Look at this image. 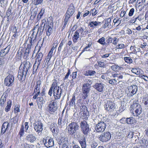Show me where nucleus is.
I'll return each instance as SVG.
<instances>
[{"mask_svg":"<svg viewBox=\"0 0 148 148\" xmlns=\"http://www.w3.org/2000/svg\"><path fill=\"white\" fill-rule=\"evenodd\" d=\"M23 67L21 70L20 69L22 66L21 64L19 67L18 78L20 81H23L26 78V76L27 73H28L30 70V69L31 67L32 64L29 61H25L23 62Z\"/></svg>","mask_w":148,"mask_h":148,"instance_id":"1","label":"nucleus"},{"mask_svg":"<svg viewBox=\"0 0 148 148\" xmlns=\"http://www.w3.org/2000/svg\"><path fill=\"white\" fill-rule=\"evenodd\" d=\"M62 92V89L60 88V87L58 86L57 81L55 80L53 82L48 94L51 97L53 94L55 99H58L60 98Z\"/></svg>","mask_w":148,"mask_h":148,"instance_id":"2","label":"nucleus"},{"mask_svg":"<svg viewBox=\"0 0 148 148\" xmlns=\"http://www.w3.org/2000/svg\"><path fill=\"white\" fill-rule=\"evenodd\" d=\"M131 109L133 110V114L134 116L139 115L142 112V108L141 105L136 101H134L131 106Z\"/></svg>","mask_w":148,"mask_h":148,"instance_id":"3","label":"nucleus"},{"mask_svg":"<svg viewBox=\"0 0 148 148\" xmlns=\"http://www.w3.org/2000/svg\"><path fill=\"white\" fill-rule=\"evenodd\" d=\"M67 128L69 134L70 135H73L79 129V126L77 123L72 122L69 124Z\"/></svg>","mask_w":148,"mask_h":148,"instance_id":"4","label":"nucleus"},{"mask_svg":"<svg viewBox=\"0 0 148 148\" xmlns=\"http://www.w3.org/2000/svg\"><path fill=\"white\" fill-rule=\"evenodd\" d=\"M80 127L82 132L84 135L87 136L88 135L90 132V129L86 121L83 120L81 122Z\"/></svg>","mask_w":148,"mask_h":148,"instance_id":"5","label":"nucleus"},{"mask_svg":"<svg viewBox=\"0 0 148 148\" xmlns=\"http://www.w3.org/2000/svg\"><path fill=\"white\" fill-rule=\"evenodd\" d=\"M105 103L104 108L106 110L112 112L115 109V104L112 101L108 100Z\"/></svg>","mask_w":148,"mask_h":148,"instance_id":"6","label":"nucleus"},{"mask_svg":"<svg viewBox=\"0 0 148 148\" xmlns=\"http://www.w3.org/2000/svg\"><path fill=\"white\" fill-rule=\"evenodd\" d=\"M33 125L34 130L38 133V134L40 132H42L43 129V124L41 121L40 120L36 121L33 123Z\"/></svg>","mask_w":148,"mask_h":148,"instance_id":"7","label":"nucleus"},{"mask_svg":"<svg viewBox=\"0 0 148 148\" xmlns=\"http://www.w3.org/2000/svg\"><path fill=\"white\" fill-rule=\"evenodd\" d=\"M106 126L104 122L100 121L95 126V129L97 132H102L105 130Z\"/></svg>","mask_w":148,"mask_h":148,"instance_id":"8","label":"nucleus"},{"mask_svg":"<svg viewBox=\"0 0 148 148\" xmlns=\"http://www.w3.org/2000/svg\"><path fill=\"white\" fill-rule=\"evenodd\" d=\"M111 136V135L110 132H104L101 134L99 137V139L102 142H106L110 139Z\"/></svg>","mask_w":148,"mask_h":148,"instance_id":"9","label":"nucleus"},{"mask_svg":"<svg viewBox=\"0 0 148 148\" xmlns=\"http://www.w3.org/2000/svg\"><path fill=\"white\" fill-rule=\"evenodd\" d=\"M14 76L13 75L9 74L5 79L4 84L8 86H11L14 84Z\"/></svg>","mask_w":148,"mask_h":148,"instance_id":"10","label":"nucleus"},{"mask_svg":"<svg viewBox=\"0 0 148 148\" xmlns=\"http://www.w3.org/2000/svg\"><path fill=\"white\" fill-rule=\"evenodd\" d=\"M58 108L57 104L54 101H51L49 103L48 106V111L51 114H53L57 110Z\"/></svg>","mask_w":148,"mask_h":148,"instance_id":"11","label":"nucleus"},{"mask_svg":"<svg viewBox=\"0 0 148 148\" xmlns=\"http://www.w3.org/2000/svg\"><path fill=\"white\" fill-rule=\"evenodd\" d=\"M90 88L88 86L83 85L82 89V97L83 99H86L89 96V93L90 90Z\"/></svg>","mask_w":148,"mask_h":148,"instance_id":"12","label":"nucleus"},{"mask_svg":"<svg viewBox=\"0 0 148 148\" xmlns=\"http://www.w3.org/2000/svg\"><path fill=\"white\" fill-rule=\"evenodd\" d=\"M45 147L48 148L53 146L54 145V141L53 138L51 137H47L43 140Z\"/></svg>","mask_w":148,"mask_h":148,"instance_id":"13","label":"nucleus"},{"mask_svg":"<svg viewBox=\"0 0 148 148\" xmlns=\"http://www.w3.org/2000/svg\"><path fill=\"white\" fill-rule=\"evenodd\" d=\"M93 87L100 92H103L104 90L105 85L102 83H96L93 86Z\"/></svg>","mask_w":148,"mask_h":148,"instance_id":"14","label":"nucleus"},{"mask_svg":"<svg viewBox=\"0 0 148 148\" xmlns=\"http://www.w3.org/2000/svg\"><path fill=\"white\" fill-rule=\"evenodd\" d=\"M25 140L28 142L31 143H33L36 141V138L34 134H29L26 136Z\"/></svg>","mask_w":148,"mask_h":148,"instance_id":"15","label":"nucleus"},{"mask_svg":"<svg viewBox=\"0 0 148 148\" xmlns=\"http://www.w3.org/2000/svg\"><path fill=\"white\" fill-rule=\"evenodd\" d=\"M129 92L131 93V96H132L135 94L138 90V87L136 85H134L128 87Z\"/></svg>","mask_w":148,"mask_h":148,"instance_id":"16","label":"nucleus"},{"mask_svg":"<svg viewBox=\"0 0 148 148\" xmlns=\"http://www.w3.org/2000/svg\"><path fill=\"white\" fill-rule=\"evenodd\" d=\"M106 45H109L110 44L112 43L114 45H116L118 42V39L116 37H114L113 38L110 37H108L106 38Z\"/></svg>","mask_w":148,"mask_h":148,"instance_id":"17","label":"nucleus"},{"mask_svg":"<svg viewBox=\"0 0 148 148\" xmlns=\"http://www.w3.org/2000/svg\"><path fill=\"white\" fill-rule=\"evenodd\" d=\"M34 94H35V95H34L33 98L34 99H35L38 97L39 96L41 97L44 96L45 95V92L44 89L42 90L41 92H40V90H37L36 91V92H35L34 90L33 94L34 95Z\"/></svg>","mask_w":148,"mask_h":148,"instance_id":"18","label":"nucleus"},{"mask_svg":"<svg viewBox=\"0 0 148 148\" xmlns=\"http://www.w3.org/2000/svg\"><path fill=\"white\" fill-rule=\"evenodd\" d=\"M75 9L74 5L73 3L69 5L66 13H68L69 15L72 16L74 12Z\"/></svg>","mask_w":148,"mask_h":148,"instance_id":"19","label":"nucleus"},{"mask_svg":"<svg viewBox=\"0 0 148 148\" xmlns=\"http://www.w3.org/2000/svg\"><path fill=\"white\" fill-rule=\"evenodd\" d=\"M67 121L68 119L66 116L64 117L63 120L60 117L58 119V124L59 126L60 125L61 127H62L64 126L67 123Z\"/></svg>","mask_w":148,"mask_h":148,"instance_id":"20","label":"nucleus"},{"mask_svg":"<svg viewBox=\"0 0 148 148\" xmlns=\"http://www.w3.org/2000/svg\"><path fill=\"white\" fill-rule=\"evenodd\" d=\"M9 126V123L7 122H5L3 123L1 127V134H3L8 130Z\"/></svg>","mask_w":148,"mask_h":148,"instance_id":"21","label":"nucleus"},{"mask_svg":"<svg viewBox=\"0 0 148 148\" xmlns=\"http://www.w3.org/2000/svg\"><path fill=\"white\" fill-rule=\"evenodd\" d=\"M38 52H38L37 57L36 61V62H37L38 65L40 64L43 56V55L41 52L38 53Z\"/></svg>","mask_w":148,"mask_h":148,"instance_id":"22","label":"nucleus"},{"mask_svg":"<svg viewBox=\"0 0 148 148\" xmlns=\"http://www.w3.org/2000/svg\"><path fill=\"white\" fill-rule=\"evenodd\" d=\"M81 111L83 112V114L86 117H87L89 116V112L87 110L86 107L84 105L80 108Z\"/></svg>","mask_w":148,"mask_h":148,"instance_id":"23","label":"nucleus"},{"mask_svg":"<svg viewBox=\"0 0 148 148\" xmlns=\"http://www.w3.org/2000/svg\"><path fill=\"white\" fill-rule=\"evenodd\" d=\"M58 142L59 144L61 145H63V144L66 145V144L68 142V138L67 137L61 138H59Z\"/></svg>","mask_w":148,"mask_h":148,"instance_id":"24","label":"nucleus"},{"mask_svg":"<svg viewBox=\"0 0 148 148\" xmlns=\"http://www.w3.org/2000/svg\"><path fill=\"white\" fill-rule=\"evenodd\" d=\"M9 50V48L7 47L1 50L0 53V56L1 57H4L8 53Z\"/></svg>","mask_w":148,"mask_h":148,"instance_id":"25","label":"nucleus"},{"mask_svg":"<svg viewBox=\"0 0 148 148\" xmlns=\"http://www.w3.org/2000/svg\"><path fill=\"white\" fill-rule=\"evenodd\" d=\"M96 73V72L93 70H88L84 72V75L85 76H93Z\"/></svg>","mask_w":148,"mask_h":148,"instance_id":"26","label":"nucleus"},{"mask_svg":"<svg viewBox=\"0 0 148 148\" xmlns=\"http://www.w3.org/2000/svg\"><path fill=\"white\" fill-rule=\"evenodd\" d=\"M79 33L77 31H75L74 34L72 37V40L74 43H75L77 42L79 37Z\"/></svg>","mask_w":148,"mask_h":148,"instance_id":"27","label":"nucleus"},{"mask_svg":"<svg viewBox=\"0 0 148 148\" xmlns=\"http://www.w3.org/2000/svg\"><path fill=\"white\" fill-rule=\"evenodd\" d=\"M124 74L122 72L119 73H113V74H112V76L114 77H117L119 79L121 80L122 79L123 77V75Z\"/></svg>","mask_w":148,"mask_h":148,"instance_id":"28","label":"nucleus"},{"mask_svg":"<svg viewBox=\"0 0 148 148\" xmlns=\"http://www.w3.org/2000/svg\"><path fill=\"white\" fill-rule=\"evenodd\" d=\"M71 16L69 15L68 13H66L64 15V24L63 27V28H64L65 27L66 25H67L68 23V22L69 19L70 17Z\"/></svg>","mask_w":148,"mask_h":148,"instance_id":"29","label":"nucleus"},{"mask_svg":"<svg viewBox=\"0 0 148 148\" xmlns=\"http://www.w3.org/2000/svg\"><path fill=\"white\" fill-rule=\"evenodd\" d=\"M100 23L99 22L96 21H91L89 23V25L91 27L94 28L95 27L97 26L98 25H99Z\"/></svg>","mask_w":148,"mask_h":148,"instance_id":"30","label":"nucleus"},{"mask_svg":"<svg viewBox=\"0 0 148 148\" xmlns=\"http://www.w3.org/2000/svg\"><path fill=\"white\" fill-rule=\"evenodd\" d=\"M142 143L144 145L143 146L142 145H141V148H144L147 147L148 145V140L146 139L145 138H143L142 140L140 142V143Z\"/></svg>","mask_w":148,"mask_h":148,"instance_id":"31","label":"nucleus"},{"mask_svg":"<svg viewBox=\"0 0 148 148\" xmlns=\"http://www.w3.org/2000/svg\"><path fill=\"white\" fill-rule=\"evenodd\" d=\"M85 138L84 137L82 138L79 141V142L80 143L82 148H86V144Z\"/></svg>","mask_w":148,"mask_h":148,"instance_id":"32","label":"nucleus"},{"mask_svg":"<svg viewBox=\"0 0 148 148\" xmlns=\"http://www.w3.org/2000/svg\"><path fill=\"white\" fill-rule=\"evenodd\" d=\"M84 82L85 83L83 85L91 87V85L92 83V80L90 79H85Z\"/></svg>","mask_w":148,"mask_h":148,"instance_id":"33","label":"nucleus"},{"mask_svg":"<svg viewBox=\"0 0 148 148\" xmlns=\"http://www.w3.org/2000/svg\"><path fill=\"white\" fill-rule=\"evenodd\" d=\"M41 84V82L40 80H38L36 82V84L34 87V92H36V91L39 90H40V86Z\"/></svg>","mask_w":148,"mask_h":148,"instance_id":"34","label":"nucleus"},{"mask_svg":"<svg viewBox=\"0 0 148 148\" xmlns=\"http://www.w3.org/2000/svg\"><path fill=\"white\" fill-rule=\"evenodd\" d=\"M7 95L6 94H3L1 98L0 104L1 106H3L5 102L6 101V97Z\"/></svg>","mask_w":148,"mask_h":148,"instance_id":"35","label":"nucleus"},{"mask_svg":"<svg viewBox=\"0 0 148 148\" xmlns=\"http://www.w3.org/2000/svg\"><path fill=\"white\" fill-rule=\"evenodd\" d=\"M130 50L132 51V53L134 54H136L138 52L140 51V48L135 47L134 46H131L130 47Z\"/></svg>","mask_w":148,"mask_h":148,"instance_id":"36","label":"nucleus"},{"mask_svg":"<svg viewBox=\"0 0 148 148\" xmlns=\"http://www.w3.org/2000/svg\"><path fill=\"white\" fill-rule=\"evenodd\" d=\"M47 30L46 31V29L45 28V29L46 31V34L47 35L49 36L52 33V29L51 27L49 26V25H47Z\"/></svg>","mask_w":148,"mask_h":148,"instance_id":"37","label":"nucleus"},{"mask_svg":"<svg viewBox=\"0 0 148 148\" xmlns=\"http://www.w3.org/2000/svg\"><path fill=\"white\" fill-rule=\"evenodd\" d=\"M75 96H73V97L72 99L70 101H69V105L70 107H73V106H74L75 107L76 105L75 102Z\"/></svg>","mask_w":148,"mask_h":148,"instance_id":"38","label":"nucleus"},{"mask_svg":"<svg viewBox=\"0 0 148 148\" xmlns=\"http://www.w3.org/2000/svg\"><path fill=\"white\" fill-rule=\"evenodd\" d=\"M11 101L9 100L7 102V105L5 108L6 112H8L10 110L11 106Z\"/></svg>","mask_w":148,"mask_h":148,"instance_id":"39","label":"nucleus"},{"mask_svg":"<svg viewBox=\"0 0 148 148\" xmlns=\"http://www.w3.org/2000/svg\"><path fill=\"white\" fill-rule=\"evenodd\" d=\"M143 101L144 104L145 106L148 107V95H145L143 97Z\"/></svg>","mask_w":148,"mask_h":148,"instance_id":"40","label":"nucleus"},{"mask_svg":"<svg viewBox=\"0 0 148 148\" xmlns=\"http://www.w3.org/2000/svg\"><path fill=\"white\" fill-rule=\"evenodd\" d=\"M125 122L128 124H131L133 123V120L132 117L127 118L125 119Z\"/></svg>","mask_w":148,"mask_h":148,"instance_id":"41","label":"nucleus"},{"mask_svg":"<svg viewBox=\"0 0 148 148\" xmlns=\"http://www.w3.org/2000/svg\"><path fill=\"white\" fill-rule=\"evenodd\" d=\"M140 69L138 68H133L132 69V72L135 73L136 74L139 75L140 73Z\"/></svg>","mask_w":148,"mask_h":148,"instance_id":"42","label":"nucleus"},{"mask_svg":"<svg viewBox=\"0 0 148 148\" xmlns=\"http://www.w3.org/2000/svg\"><path fill=\"white\" fill-rule=\"evenodd\" d=\"M105 39L103 37L100 38L98 41L97 42L101 45H106V42H105Z\"/></svg>","mask_w":148,"mask_h":148,"instance_id":"43","label":"nucleus"},{"mask_svg":"<svg viewBox=\"0 0 148 148\" xmlns=\"http://www.w3.org/2000/svg\"><path fill=\"white\" fill-rule=\"evenodd\" d=\"M124 60L126 62L128 63H131L132 62V59L130 57H125Z\"/></svg>","mask_w":148,"mask_h":148,"instance_id":"44","label":"nucleus"},{"mask_svg":"<svg viewBox=\"0 0 148 148\" xmlns=\"http://www.w3.org/2000/svg\"><path fill=\"white\" fill-rule=\"evenodd\" d=\"M90 15H91V13L92 14V15L93 16H94L96 15V14L98 13V12L95 8H93L90 11Z\"/></svg>","mask_w":148,"mask_h":148,"instance_id":"45","label":"nucleus"},{"mask_svg":"<svg viewBox=\"0 0 148 148\" xmlns=\"http://www.w3.org/2000/svg\"><path fill=\"white\" fill-rule=\"evenodd\" d=\"M24 133V128L23 127V126L22 127H21L19 133V134L20 135V138H21L22 136H23Z\"/></svg>","mask_w":148,"mask_h":148,"instance_id":"46","label":"nucleus"},{"mask_svg":"<svg viewBox=\"0 0 148 148\" xmlns=\"http://www.w3.org/2000/svg\"><path fill=\"white\" fill-rule=\"evenodd\" d=\"M125 45L122 44H119L116 46V48L117 49H122L125 48Z\"/></svg>","mask_w":148,"mask_h":148,"instance_id":"47","label":"nucleus"},{"mask_svg":"<svg viewBox=\"0 0 148 148\" xmlns=\"http://www.w3.org/2000/svg\"><path fill=\"white\" fill-rule=\"evenodd\" d=\"M11 122H12V123H11V126H13V123L15 124L16 123H17V120L15 118H13L12 119H11Z\"/></svg>","mask_w":148,"mask_h":148,"instance_id":"48","label":"nucleus"},{"mask_svg":"<svg viewBox=\"0 0 148 148\" xmlns=\"http://www.w3.org/2000/svg\"><path fill=\"white\" fill-rule=\"evenodd\" d=\"M11 10L10 8H9L7 10L6 12V15L7 18L9 17L11 14H12V12H11Z\"/></svg>","mask_w":148,"mask_h":148,"instance_id":"49","label":"nucleus"},{"mask_svg":"<svg viewBox=\"0 0 148 148\" xmlns=\"http://www.w3.org/2000/svg\"><path fill=\"white\" fill-rule=\"evenodd\" d=\"M134 11V8H132L130 10L129 13L128 14L129 16H132L133 14Z\"/></svg>","mask_w":148,"mask_h":148,"instance_id":"50","label":"nucleus"},{"mask_svg":"<svg viewBox=\"0 0 148 148\" xmlns=\"http://www.w3.org/2000/svg\"><path fill=\"white\" fill-rule=\"evenodd\" d=\"M134 133L132 131H130L128 134L127 137L129 138H132L133 137Z\"/></svg>","mask_w":148,"mask_h":148,"instance_id":"51","label":"nucleus"},{"mask_svg":"<svg viewBox=\"0 0 148 148\" xmlns=\"http://www.w3.org/2000/svg\"><path fill=\"white\" fill-rule=\"evenodd\" d=\"M111 22V19L109 18L106 19V22L105 23V25L106 26H109V23Z\"/></svg>","mask_w":148,"mask_h":148,"instance_id":"52","label":"nucleus"},{"mask_svg":"<svg viewBox=\"0 0 148 148\" xmlns=\"http://www.w3.org/2000/svg\"><path fill=\"white\" fill-rule=\"evenodd\" d=\"M77 104L79 108H81L84 105L83 104L81 103L80 99L78 101Z\"/></svg>","mask_w":148,"mask_h":148,"instance_id":"53","label":"nucleus"},{"mask_svg":"<svg viewBox=\"0 0 148 148\" xmlns=\"http://www.w3.org/2000/svg\"><path fill=\"white\" fill-rule=\"evenodd\" d=\"M71 73V72L70 69H69L68 70V71L66 74V75L65 76L64 78V80H65L66 79H67L68 78V77L69 75Z\"/></svg>","mask_w":148,"mask_h":148,"instance_id":"54","label":"nucleus"},{"mask_svg":"<svg viewBox=\"0 0 148 148\" xmlns=\"http://www.w3.org/2000/svg\"><path fill=\"white\" fill-rule=\"evenodd\" d=\"M42 2V0H36L34 2V4L36 5L41 3Z\"/></svg>","mask_w":148,"mask_h":148,"instance_id":"55","label":"nucleus"},{"mask_svg":"<svg viewBox=\"0 0 148 148\" xmlns=\"http://www.w3.org/2000/svg\"><path fill=\"white\" fill-rule=\"evenodd\" d=\"M46 20L45 19H43L41 21L42 23L40 25V26L42 27H43V29H44L45 27V25Z\"/></svg>","mask_w":148,"mask_h":148,"instance_id":"56","label":"nucleus"},{"mask_svg":"<svg viewBox=\"0 0 148 148\" xmlns=\"http://www.w3.org/2000/svg\"><path fill=\"white\" fill-rule=\"evenodd\" d=\"M53 54H51V53H49L47 56V61L49 62Z\"/></svg>","mask_w":148,"mask_h":148,"instance_id":"57","label":"nucleus"},{"mask_svg":"<svg viewBox=\"0 0 148 148\" xmlns=\"http://www.w3.org/2000/svg\"><path fill=\"white\" fill-rule=\"evenodd\" d=\"M38 28L40 30V32H39V35L41 36L42 34V32L44 30V29H43V27L42 26H40Z\"/></svg>","mask_w":148,"mask_h":148,"instance_id":"58","label":"nucleus"},{"mask_svg":"<svg viewBox=\"0 0 148 148\" xmlns=\"http://www.w3.org/2000/svg\"><path fill=\"white\" fill-rule=\"evenodd\" d=\"M45 11V9L42 8L41 9L40 12V13L39 14V16H40V17H42V16L43 14H44Z\"/></svg>","mask_w":148,"mask_h":148,"instance_id":"59","label":"nucleus"},{"mask_svg":"<svg viewBox=\"0 0 148 148\" xmlns=\"http://www.w3.org/2000/svg\"><path fill=\"white\" fill-rule=\"evenodd\" d=\"M119 67V66L116 65H112L111 67V69L114 71L116 70Z\"/></svg>","mask_w":148,"mask_h":148,"instance_id":"60","label":"nucleus"},{"mask_svg":"<svg viewBox=\"0 0 148 148\" xmlns=\"http://www.w3.org/2000/svg\"><path fill=\"white\" fill-rule=\"evenodd\" d=\"M97 146V144L95 142H93L91 145V148H96Z\"/></svg>","mask_w":148,"mask_h":148,"instance_id":"61","label":"nucleus"},{"mask_svg":"<svg viewBox=\"0 0 148 148\" xmlns=\"http://www.w3.org/2000/svg\"><path fill=\"white\" fill-rule=\"evenodd\" d=\"M37 98L38 99L39 103L42 102V103H44V99L43 97L41 96V97H37Z\"/></svg>","mask_w":148,"mask_h":148,"instance_id":"62","label":"nucleus"},{"mask_svg":"<svg viewBox=\"0 0 148 148\" xmlns=\"http://www.w3.org/2000/svg\"><path fill=\"white\" fill-rule=\"evenodd\" d=\"M52 132H53L55 133H57L58 132V129L57 127H55V128H51Z\"/></svg>","mask_w":148,"mask_h":148,"instance_id":"63","label":"nucleus"},{"mask_svg":"<svg viewBox=\"0 0 148 148\" xmlns=\"http://www.w3.org/2000/svg\"><path fill=\"white\" fill-rule=\"evenodd\" d=\"M98 65L100 67H103L105 66L104 63L101 62H98Z\"/></svg>","mask_w":148,"mask_h":148,"instance_id":"64","label":"nucleus"}]
</instances>
